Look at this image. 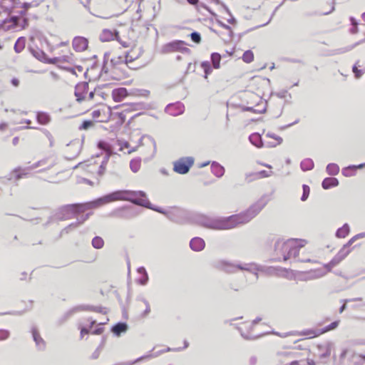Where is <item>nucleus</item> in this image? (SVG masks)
Here are the masks:
<instances>
[{
	"mask_svg": "<svg viewBox=\"0 0 365 365\" xmlns=\"http://www.w3.org/2000/svg\"><path fill=\"white\" fill-rule=\"evenodd\" d=\"M269 200V197L267 195H264L244 212L228 217L202 215L199 218L198 223L201 226L211 230H222L233 229L240 225L249 222L260 212Z\"/></svg>",
	"mask_w": 365,
	"mask_h": 365,
	"instance_id": "obj_1",
	"label": "nucleus"
},
{
	"mask_svg": "<svg viewBox=\"0 0 365 365\" xmlns=\"http://www.w3.org/2000/svg\"><path fill=\"white\" fill-rule=\"evenodd\" d=\"M111 202H113V192L93 201L63 205L60 207L56 213V217L59 220H68L72 218L77 213H81L86 210L96 208Z\"/></svg>",
	"mask_w": 365,
	"mask_h": 365,
	"instance_id": "obj_2",
	"label": "nucleus"
},
{
	"mask_svg": "<svg viewBox=\"0 0 365 365\" xmlns=\"http://www.w3.org/2000/svg\"><path fill=\"white\" fill-rule=\"evenodd\" d=\"M113 201L116 200H125L129 201L135 205L144 207L145 208L152 210L157 212L164 215L166 217V213L168 210H164L160 207L153 205L150 203L147 197V195L144 191L138 190H120L113 192Z\"/></svg>",
	"mask_w": 365,
	"mask_h": 365,
	"instance_id": "obj_3",
	"label": "nucleus"
},
{
	"mask_svg": "<svg viewBox=\"0 0 365 365\" xmlns=\"http://www.w3.org/2000/svg\"><path fill=\"white\" fill-rule=\"evenodd\" d=\"M292 243H293L292 238L287 240H284L282 238L276 239L272 260L274 262L288 260L289 259V251L292 247Z\"/></svg>",
	"mask_w": 365,
	"mask_h": 365,
	"instance_id": "obj_4",
	"label": "nucleus"
},
{
	"mask_svg": "<svg viewBox=\"0 0 365 365\" xmlns=\"http://www.w3.org/2000/svg\"><path fill=\"white\" fill-rule=\"evenodd\" d=\"M245 265V263L240 262H232L227 260H220L218 261L216 264V267L226 273L228 274H234L237 272V270H248V267Z\"/></svg>",
	"mask_w": 365,
	"mask_h": 365,
	"instance_id": "obj_5",
	"label": "nucleus"
},
{
	"mask_svg": "<svg viewBox=\"0 0 365 365\" xmlns=\"http://www.w3.org/2000/svg\"><path fill=\"white\" fill-rule=\"evenodd\" d=\"M193 157H182L173 163V170L180 175L187 174L193 165Z\"/></svg>",
	"mask_w": 365,
	"mask_h": 365,
	"instance_id": "obj_6",
	"label": "nucleus"
},
{
	"mask_svg": "<svg viewBox=\"0 0 365 365\" xmlns=\"http://www.w3.org/2000/svg\"><path fill=\"white\" fill-rule=\"evenodd\" d=\"M222 56L219 53L214 52L212 53L210 55V59L211 63L212 65V67L211 66V63L207 61H205L201 62L200 66L204 70V78H207V76L212 73V68L215 69H218L220 68V61H221Z\"/></svg>",
	"mask_w": 365,
	"mask_h": 365,
	"instance_id": "obj_7",
	"label": "nucleus"
},
{
	"mask_svg": "<svg viewBox=\"0 0 365 365\" xmlns=\"http://www.w3.org/2000/svg\"><path fill=\"white\" fill-rule=\"evenodd\" d=\"M187 45V43L184 41L181 40H174L170 41L162 47V53H169L175 51H180L182 46Z\"/></svg>",
	"mask_w": 365,
	"mask_h": 365,
	"instance_id": "obj_8",
	"label": "nucleus"
},
{
	"mask_svg": "<svg viewBox=\"0 0 365 365\" xmlns=\"http://www.w3.org/2000/svg\"><path fill=\"white\" fill-rule=\"evenodd\" d=\"M165 111L166 113L173 115L177 116L181 115L185 111V106L181 102H177L175 103H170L168 104L165 108Z\"/></svg>",
	"mask_w": 365,
	"mask_h": 365,
	"instance_id": "obj_9",
	"label": "nucleus"
},
{
	"mask_svg": "<svg viewBox=\"0 0 365 365\" xmlns=\"http://www.w3.org/2000/svg\"><path fill=\"white\" fill-rule=\"evenodd\" d=\"M88 90V83L87 82L78 83L76 86L74 94L78 103H81L85 99V93H87Z\"/></svg>",
	"mask_w": 365,
	"mask_h": 365,
	"instance_id": "obj_10",
	"label": "nucleus"
},
{
	"mask_svg": "<svg viewBox=\"0 0 365 365\" xmlns=\"http://www.w3.org/2000/svg\"><path fill=\"white\" fill-rule=\"evenodd\" d=\"M184 214L185 212L183 210L178 207H173L168 211L166 217L174 222L179 223L181 222Z\"/></svg>",
	"mask_w": 365,
	"mask_h": 365,
	"instance_id": "obj_11",
	"label": "nucleus"
},
{
	"mask_svg": "<svg viewBox=\"0 0 365 365\" xmlns=\"http://www.w3.org/2000/svg\"><path fill=\"white\" fill-rule=\"evenodd\" d=\"M292 242H293L292 243V247L290 249V251H289V259L291 257L297 258L299 255V250L303 247L306 243L305 240L294 238H292Z\"/></svg>",
	"mask_w": 365,
	"mask_h": 365,
	"instance_id": "obj_12",
	"label": "nucleus"
},
{
	"mask_svg": "<svg viewBox=\"0 0 365 365\" xmlns=\"http://www.w3.org/2000/svg\"><path fill=\"white\" fill-rule=\"evenodd\" d=\"M73 49L77 52H81L87 49L88 41L82 36H76L72 42Z\"/></svg>",
	"mask_w": 365,
	"mask_h": 365,
	"instance_id": "obj_13",
	"label": "nucleus"
},
{
	"mask_svg": "<svg viewBox=\"0 0 365 365\" xmlns=\"http://www.w3.org/2000/svg\"><path fill=\"white\" fill-rule=\"evenodd\" d=\"M33 340L36 344V349L39 351H43L46 349V342L41 336L38 329L35 327L31 328Z\"/></svg>",
	"mask_w": 365,
	"mask_h": 365,
	"instance_id": "obj_14",
	"label": "nucleus"
},
{
	"mask_svg": "<svg viewBox=\"0 0 365 365\" xmlns=\"http://www.w3.org/2000/svg\"><path fill=\"white\" fill-rule=\"evenodd\" d=\"M333 347L334 344L331 341H327L322 344H318L317 348L319 352V358L325 359L329 357Z\"/></svg>",
	"mask_w": 365,
	"mask_h": 365,
	"instance_id": "obj_15",
	"label": "nucleus"
},
{
	"mask_svg": "<svg viewBox=\"0 0 365 365\" xmlns=\"http://www.w3.org/2000/svg\"><path fill=\"white\" fill-rule=\"evenodd\" d=\"M82 308L81 305L76 306L71 309L68 310L65 312L57 321L58 325H61L64 324L67 320H68L74 314L82 312Z\"/></svg>",
	"mask_w": 365,
	"mask_h": 365,
	"instance_id": "obj_16",
	"label": "nucleus"
},
{
	"mask_svg": "<svg viewBox=\"0 0 365 365\" xmlns=\"http://www.w3.org/2000/svg\"><path fill=\"white\" fill-rule=\"evenodd\" d=\"M128 329V325L126 322H119L112 326L110 331L115 336H120L122 334L125 333Z\"/></svg>",
	"mask_w": 365,
	"mask_h": 365,
	"instance_id": "obj_17",
	"label": "nucleus"
},
{
	"mask_svg": "<svg viewBox=\"0 0 365 365\" xmlns=\"http://www.w3.org/2000/svg\"><path fill=\"white\" fill-rule=\"evenodd\" d=\"M100 40L102 42L110 41L112 40L118 41V32L117 31H112L109 29H104L100 35Z\"/></svg>",
	"mask_w": 365,
	"mask_h": 365,
	"instance_id": "obj_18",
	"label": "nucleus"
},
{
	"mask_svg": "<svg viewBox=\"0 0 365 365\" xmlns=\"http://www.w3.org/2000/svg\"><path fill=\"white\" fill-rule=\"evenodd\" d=\"M90 215H91V213H87L86 215L81 216L80 219H78L77 222L71 223L69 225H68L67 227H66L64 229H63L61 230V235H63L64 234H68L71 230L76 229L81 224H82L87 219H88Z\"/></svg>",
	"mask_w": 365,
	"mask_h": 365,
	"instance_id": "obj_19",
	"label": "nucleus"
},
{
	"mask_svg": "<svg viewBox=\"0 0 365 365\" xmlns=\"http://www.w3.org/2000/svg\"><path fill=\"white\" fill-rule=\"evenodd\" d=\"M205 246V241L201 237H193L190 242V248L195 252L202 251Z\"/></svg>",
	"mask_w": 365,
	"mask_h": 365,
	"instance_id": "obj_20",
	"label": "nucleus"
},
{
	"mask_svg": "<svg viewBox=\"0 0 365 365\" xmlns=\"http://www.w3.org/2000/svg\"><path fill=\"white\" fill-rule=\"evenodd\" d=\"M128 96V91L125 88L121 87L113 89L112 91L113 99L115 102H120Z\"/></svg>",
	"mask_w": 365,
	"mask_h": 365,
	"instance_id": "obj_21",
	"label": "nucleus"
},
{
	"mask_svg": "<svg viewBox=\"0 0 365 365\" xmlns=\"http://www.w3.org/2000/svg\"><path fill=\"white\" fill-rule=\"evenodd\" d=\"M115 214L120 217L132 218L136 215V213L133 212L130 207H123L115 211Z\"/></svg>",
	"mask_w": 365,
	"mask_h": 365,
	"instance_id": "obj_22",
	"label": "nucleus"
},
{
	"mask_svg": "<svg viewBox=\"0 0 365 365\" xmlns=\"http://www.w3.org/2000/svg\"><path fill=\"white\" fill-rule=\"evenodd\" d=\"M211 172L217 178H221L225 174V168L216 161L211 163Z\"/></svg>",
	"mask_w": 365,
	"mask_h": 365,
	"instance_id": "obj_23",
	"label": "nucleus"
},
{
	"mask_svg": "<svg viewBox=\"0 0 365 365\" xmlns=\"http://www.w3.org/2000/svg\"><path fill=\"white\" fill-rule=\"evenodd\" d=\"M245 265L248 266L247 267L249 269L246 271L254 274L257 279L259 277L258 272L264 270V267L262 265L255 262L245 263Z\"/></svg>",
	"mask_w": 365,
	"mask_h": 365,
	"instance_id": "obj_24",
	"label": "nucleus"
},
{
	"mask_svg": "<svg viewBox=\"0 0 365 365\" xmlns=\"http://www.w3.org/2000/svg\"><path fill=\"white\" fill-rule=\"evenodd\" d=\"M339 180L336 178H325L322 182V186L324 190H328L339 185Z\"/></svg>",
	"mask_w": 365,
	"mask_h": 365,
	"instance_id": "obj_25",
	"label": "nucleus"
},
{
	"mask_svg": "<svg viewBox=\"0 0 365 365\" xmlns=\"http://www.w3.org/2000/svg\"><path fill=\"white\" fill-rule=\"evenodd\" d=\"M349 253V251L340 250L337 255L330 261V264L336 267L339 264Z\"/></svg>",
	"mask_w": 365,
	"mask_h": 365,
	"instance_id": "obj_26",
	"label": "nucleus"
},
{
	"mask_svg": "<svg viewBox=\"0 0 365 365\" xmlns=\"http://www.w3.org/2000/svg\"><path fill=\"white\" fill-rule=\"evenodd\" d=\"M137 272L140 274V277L137 280L138 283L140 285H145L149 279L145 268L144 267H140L138 268Z\"/></svg>",
	"mask_w": 365,
	"mask_h": 365,
	"instance_id": "obj_27",
	"label": "nucleus"
},
{
	"mask_svg": "<svg viewBox=\"0 0 365 365\" xmlns=\"http://www.w3.org/2000/svg\"><path fill=\"white\" fill-rule=\"evenodd\" d=\"M82 308V311H91V312H96L98 313H101L103 314H107L108 309L106 307H103L101 306H90V305H81Z\"/></svg>",
	"mask_w": 365,
	"mask_h": 365,
	"instance_id": "obj_28",
	"label": "nucleus"
},
{
	"mask_svg": "<svg viewBox=\"0 0 365 365\" xmlns=\"http://www.w3.org/2000/svg\"><path fill=\"white\" fill-rule=\"evenodd\" d=\"M249 140L253 145L256 146L257 148H262L263 146L262 136L257 133L251 134L249 136Z\"/></svg>",
	"mask_w": 365,
	"mask_h": 365,
	"instance_id": "obj_29",
	"label": "nucleus"
},
{
	"mask_svg": "<svg viewBox=\"0 0 365 365\" xmlns=\"http://www.w3.org/2000/svg\"><path fill=\"white\" fill-rule=\"evenodd\" d=\"M98 148L106 152V155H110V157L113 154V147L108 143L104 140L98 142Z\"/></svg>",
	"mask_w": 365,
	"mask_h": 365,
	"instance_id": "obj_30",
	"label": "nucleus"
},
{
	"mask_svg": "<svg viewBox=\"0 0 365 365\" xmlns=\"http://www.w3.org/2000/svg\"><path fill=\"white\" fill-rule=\"evenodd\" d=\"M36 120L39 124L46 125L51 120V118L48 113L39 111L36 114Z\"/></svg>",
	"mask_w": 365,
	"mask_h": 365,
	"instance_id": "obj_31",
	"label": "nucleus"
},
{
	"mask_svg": "<svg viewBox=\"0 0 365 365\" xmlns=\"http://www.w3.org/2000/svg\"><path fill=\"white\" fill-rule=\"evenodd\" d=\"M350 229L347 223H345L341 227L337 229L336 232V237L338 238H344L349 233Z\"/></svg>",
	"mask_w": 365,
	"mask_h": 365,
	"instance_id": "obj_32",
	"label": "nucleus"
},
{
	"mask_svg": "<svg viewBox=\"0 0 365 365\" xmlns=\"http://www.w3.org/2000/svg\"><path fill=\"white\" fill-rule=\"evenodd\" d=\"M32 55L38 60L41 61H46V54L44 51L39 48H31Z\"/></svg>",
	"mask_w": 365,
	"mask_h": 365,
	"instance_id": "obj_33",
	"label": "nucleus"
},
{
	"mask_svg": "<svg viewBox=\"0 0 365 365\" xmlns=\"http://www.w3.org/2000/svg\"><path fill=\"white\" fill-rule=\"evenodd\" d=\"M302 336H307L309 338L319 336L321 334L320 329H308L301 332Z\"/></svg>",
	"mask_w": 365,
	"mask_h": 365,
	"instance_id": "obj_34",
	"label": "nucleus"
},
{
	"mask_svg": "<svg viewBox=\"0 0 365 365\" xmlns=\"http://www.w3.org/2000/svg\"><path fill=\"white\" fill-rule=\"evenodd\" d=\"M314 165V162L311 158L304 159L300 163L301 169L303 171H308L312 170Z\"/></svg>",
	"mask_w": 365,
	"mask_h": 365,
	"instance_id": "obj_35",
	"label": "nucleus"
},
{
	"mask_svg": "<svg viewBox=\"0 0 365 365\" xmlns=\"http://www.w3.org/2000/svg\"><path fill=\"white\" fill-rule=\"evenodd\" d=\"M26 44V38L25 37H19L15 44H14V51L16 53H21L24 48H25Z\"/></svg>",
	"mask_w": 365,
	"mask_h": 365,
	"instance_id": "obj_36",
	"label": "nucleus"
},
{
	"mask_svg": "<svg viewBox=\"0 0 365 365\" xmlns=\"http://www.w3.org/2000/svg\"><path fill=\"white\" fill-rule=\"evenodd\" d=\"M326 171L329 175H336L339 173V167L336 163H329L327 165Z\"/></svg>",
	"mask_w": 365,
	"mask_h": 365,
	"instance_id": "obj_37",
	"label": "nucleus"
},
{
	"mask_svg": "<svg viewBox=\"0 0 365 365\" xmlns=\"http://www.w3.org/2000/svg\"><path fill=\"white\" fill-rule=\"evenodd\" d=\"M364 42H365V38L363 40L359 41L355 43L353 45L348 46L344 47V48H338V49L335 50V53L340 54V53H346L347 51H349L352 50L356 46H358V45H359V44H361V43H364Z\"/></svg>",
	"mask_w": 365,
	"mask_h": 365,
	"instance_id": "obj_38",
	"label": "nucleus"
},
{
	"mask_svg": "<svg viewBox=\"0 0 365 365\" xmlns=\"http://www.w3.org/2000/svg\"><path fill=\"white\" fill-rule=\"evenodd\" d=\"M140 165H141V159L140 158H135V159L131 160L130 162V170L133 173H137L140 170Z\"/></svg>",
	"mask_w": 365,
	"mask_h": 365,
	"instance_id": "obj_39",
	"label": "nucleus"
},
{
	"mask_svg": "<svg viewBox=\"0 0 365 365\" xmlns=\"http://www.w3.org/2000/svg\"><path fill=\"white\" fill-rule=\"evenodd\" d=\"M339 320L332 322L330 324L320 329L321 334L336 329L339 324Z\"/></svg>",
	"mask_w": 365,
	"mask_h": 365,
	"instance_id": "obj_40",
	"label": "nucleus"
},
{
	"mask_svg": "<svg viewBox=\"0 0 365 365\" xmlns=\"http://www.w3.org/2000/svg\"><path fill=\"white\" fill-rule=\"evenodd\" d=\"M109 158H110V155H106L104 156L103 160L101 162V164L99 166V168H98V174L100 176H102L105 173V171H106V165H107V163H108V162L109 160Z\"/></svg>",
	"mask_w": 365,
	"mask_h": 365,
	"instance_id": "obj_41",
	"label": "nucleus"
},
{
	"mask_svg": "<svg viewBox=\"0 0 365 365\" xmlns=\"http://www.w3.org/2000/svg\"><path fill=\"white\" fill-rule=\"evenodd\" d=\"M137 300L142 302L145 305V309L143 312L142 317H146L150 312V307L148 301L143 297H138Z\"/></svg>",
	"mask_w": 365,
	"mask_h": 365,
	"instance_id": "obj_42",
	"label": "nucleus"
},
{
	"mask_svg": "<svg viewBox=\"0 0 365 365\" xmlns=\"http://www.w3.org/2000/svg\"><path fill=\"white\" fill-rule=\"evenodd\" d=\"M92 246L95 249H101L104 245V241L102 237L96 236L93 238L91 242Z\"/></svg>",
	"mask_w": 365,
	"mask_h": 365,
	"instance_id": "obj_43",
	"label": "nucleus"
},
{
	"mask_svg": "<svg viewBox=\"0 0 365 365\" xmlns=\"http://www.w3.org/2000/svg\"><path fill=\"white\" fill-rule=\"evenodd\" d=\"M9 2V4L11 5V9H9L7 6H4L5 7V11H8L9 13L11 12V9L12 8H14V7H18L19 5L21 4V2L19 0H0V4H3V3H6V2Z\"/></svg>",
	"mask_w": 365,
	"mask_h": 365,
	"instance_id": "obj_44",
	"label": "nucleus"
},
{
	"mask_svg": "<svg viewBox=\"0 0 365 365\" xmlns=\"http://www.w3.org/2000/svg\"><path fill=\"white\" fill-rule=\"evenodd\" d=\"M243 61L245 63H251L254 60V54L251 50H247L244 52L242 57Z\"/></svg>",
	"mask_w": 365,
	"mask_h": 365,
	"instance_id": "obj_45",
	"label": "nucleus"
},
{
	"mask_svg": "<svg viewBox=\"0 0 365 365\" xmlns=\"http://www.w3.org/2000/svg\"><path fill=\"white\" fill-rule=\"evenodd\" d=\"M349 21H350V23H351V25L352 26V27L350 29V33L351 34H355L356 33H358L359 31V29H358V21L357 20L353 17V16H351L349 18Z\"/></svg>",
	"mask_w": 365,
	"mask_h": 365,
	"instance_id": "obj_46",
	"label": "nucleus"
},
{
	"mask_svg": "<svg viewBox=\"0 0 365 365\" xmlns=\"http://www.w3.org/2000/svg\"><path fill=\"white\" fill-rule=\"evenodd\" d=\"M341 173L345 177H352L356 175L355 171L353 168H350L349 165L342 168Z\"/></svg>",
	"mask_w": 365,
	"mask_h": 365,
	"instance_id": "obj_47",
	"label": "nucleus"
},
{
	"mask_svg": "<svg viewBox=\"0 0 365 365\" xmlns=\"http://www.w3.org/2000/svg\"><path fill=\"white\" fill-rule=\"evenodd\" d=\"M324 274L320 271H314L313 272L308 273L305 279H314L320 278V277H323Z\"/></svg>",
	"mask_w": 365,
	"mask_h": 365,
	"instance_id": "obj_48",
	"label": "nucleus"
},
{
	"mask_svg": "<svg viewBox=\"0 0 365 365\" xmlns=\"http://www.w3.org/2000/svg\"><path fill=\"white\" fill-rule=\"evenodd\" d=\"M189 36L190 37L191 40L195 43H200L202 41L201 35L197 31H192Z\"/></svg>",
	"mask_w": 365,
	"mask_h": 365,
	"instance_id": "obj_49",
	"label": "nucleus"
},
{
	"mask_svg": "<svg viewBox=\"0 0 365 365\" xmlns=\"http://www.w3.org/2000/svg\"><path fill=\"white\" fill-rule=\"evenodd\" d=\"M92 126H93V122L91 120H86L82 122L78 129L81 130H88L91 128Z\"/></svg>",
	"mask_w": 365,
	"mask_h": 365,
	"instance_id": "obj_50",
	"label": "nucleus"
},
{
	"mask_svg": "<svg viewBox=\"0 0 365 365\" xmlns=\"http://www.w3.org/2000/svg\"><path fill=\"white\" fill-rule=\"evenodd\" d=\"M21 17L19 16H11L9 19V22L11 23V26H8V29H15L17 24L19 23Z\"/></svg>",
	"mask_w": 365,
	"mask_h": 365,
	"instance_id": "obj_51",
	"label": "nucleus"
},
{
	"mask_svg": "<svg viewBox=\"0 0 365 365\" xmlns=\"http://www.w3.org/2000/svg\"><path fill=\"white\" fill-rule=\"evenodd\" d=\"M303 193L301 197L302 201H306L309 197L310 188L307 185L304 184L302 185Z\"/></svg>",
	"mask_w": 365,
	"mask_h": 365,
	"instance_id": "obj_52",
	"label": "nucleus"
},
{
	"mask_svg": "<svg viewBox=\"0 0 365 365\" xmlns=\"http://www.w3.org/2000/svg\"><path fill=\"white\" fill-rule=\"evenodd\" d=\"M359 235H361V234L356 235L354 237H353L352 238H351L348 241V242L343 246V247L341 250H344V251L350 252L349 247L354 243V242L356 240V239L359 237Z\"/></svg>",
	"mask_w": 365,
	"mask_h": 365,
	"instance_id": "obj_53",
	"label": "nucleus"
},
{
	"mask_svg": "<svg viewBox=\"0 0 365 365\" xmlns=\"http://www.w3.org/2000/svg\"><path fill=\"white\" fill-rule=\"evenodd\" d=\"M359 235H361V234L356 235L354 237H353L352 238H351L348 241V242L343 246V247L341 250H344V251L350 252L349 247L354 243V242L356 240V239L359 237Z\"/></svg>",
	"mask_w": 365,
	"mask_h": 365,
	"instance_id": "obj_54",
	"label": "nucleus"
},
{
	"mask_svg": "<svg viewBox=\"0 0 365 365\" xmlns=\"http://www.w3.org/2000/svg\"><path fill=\"white\" fill-rule=\"evenodd\" d=\"M242 110L243 111H250V112H253V113H263L266 111V107H264L262 109H255L253 107H250V106H244L242 108Z\"/></svg>",
	"mask_w": 365,
	"mask_h": 365,
	"instance_id": "obj_55",
	"label": "nucleus"
},
{
	"mask_svg": "<svg viewBox=\"0 0 365 365\" xmlns=\"http://www.w3.org/2000/svg\"><path fill=\"white\" fill-rule=\"evenodd\" d=\"M139 54L132 55L130 53H126L125 56V63L128 64L129 63L133 62L134 60L137 59L139 57Z\"/></svg>",
	"mask_w": 365,
	"mask_h": 365,
	"instance_id": "obj_56",
	"label": "nucleus"
},
{
	"mask_svg": "<svg viewBox=\"0 0 365 365\" xmlns=\"http://www.w3.org/2000/svg\"><path fill=\"white\" fill-rule=\"evenodd\" d=\"M10 336V331L8 329H0V341H4L9 339Z\"/></svg>",
	"mask_w": 365,
	"mask_h": 365,
	"instance_id": "obj_57",
	"label": "nucleus"
},
{
	"mask_svg": "<svg viewBox=\"0 0 365 365\" xmlns=\"http://www.w3.org/2000/svg\"><path fill=\"white\" fill-rule=\"evenodd\" d=\"M29 25V19L27 18H21L19 20V23L16 24V28L20 27L21 29H25Z\"/></svg>",
	"mask_w": 365,
	"mask_h": 365,
	"instance_id": "obj_58",
	"label": "nucleus"
},
{
	"mask_svg": "<svg viewBox=\"0 0 365 365\" xmlns=\"http://www.w3.org/2000/svg\"><path fill=\"white\" fill-rule=\"evenodd\" d=\"M257 179V174L256 173H250L245 174V180L247 182H251L252 181Z\"/></svg>",
	"mask_w": 365,
	"mask_h": 365,
	"instance_id": "obj_59",
	"label": "nucleus"
},
{
	"mask_svg": "<svg viewBox=\"0 0 365 365\" xmlns=\"http://www.w3.org/2000/svg\"><path fill=\"white\" fill-rule=\"evenodd\" d=\"M110 62L111 63L115 66L118 64H120L121 63H125V57H122V56H118V57H115V58H113L111 60H110Z\"/></svg>",
	"mask_w": 365,
	"mask_h": 365,
	"instance_id": "obj_60",
	"label": "nucleus"
},
{
	"mask_svg": "<svg viewBox=\"0 0 365 365\" xmlns=\"http://www.w3.org/2000/svg\"><path fill=\"white\" fill-rule=\"evenodd\" d=\"M257 174V178H267L272 175V172H267L266 170H261L259 172L256 173Z\"/></svg>",
	"mask_w": 365,
	"mask_h": 365,
	"instance_id": "obj_61",
	"label": "nucleus"
},
{
	"mask_svg": "<svg viewBox=\"0 0 365 365\" xmlns=\"http://www.w3.org/2000/svg\"><path fill=\"white\" fill-rule=\"evenodd\" d=\"M102 351V346H98L97 347V349L94 351V352L91 355V359H96L99 357L100 356V354Z\"/></svg>",
	"mask_w": 365,
	"mask_h": 365,
	"instance_id": "obj_62",
	"label": "nucleus"
},
{
	"mask_svg": "<svg viewBox=\"0 0 365 365\" xmlns=\"http://www.w3.org/2000/svg\"><path fill=\"white\" fill-rule=\"evenodd\" d=\"M24 313V311H12V312L0 313V315L10 314V315H15V316H21Z\"/></svg>",
	"mask_w": 365,
	"mask_h": 365,
	"instance_id": "obj_63",
	"label": "nucleus"
},
{
	"mask_svg": "<svg viewBox=\"0 0 365 365\" xmlns=\"http://www.w3.org/2000/svg\"><path fill=\"white\" fill-rule=\"evenodd\" d=\"M349 168H353L356 173L358 169H362V168H365V163H361L359 165H350Z\"/></svg>",
	"mask_w": 365,
	"mask_h": 365,
	"instance_id": "obj_64",
	"label": "nucleus"
}]
</instances>
